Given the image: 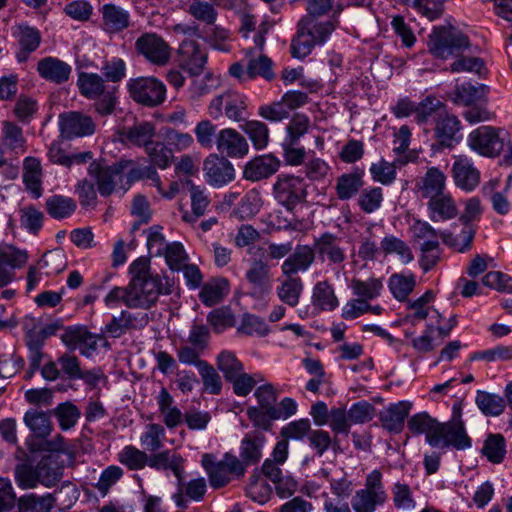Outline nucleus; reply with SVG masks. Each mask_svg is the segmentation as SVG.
Instances as JSON below:
<instances>
[{
  "instance_id": "dca6fc26",
  "label": "nucleus",
  "mask_w": 512,
  "mask_h": 512,
  "mask_svg": "<svg viewBox=\"0 0 512 512\" xmlns=\"http://www.w3.org/2000/svg\"><path fill=\"white\" fill-rule=\"evenodd\" d=\"M59 118L61 133L67 139L88 136L95 131L92 118L80 112L64 113Z\"/></svg>"
},
{
  "instance_id": "c9c22d12",
  "label": "nucleus",
  "mask_w": 512,
  "mask_h": 512,
  "mask_svg": "<svg viewBox=\"0 0 512 512\" xmlns=\"http://www.w3.org/2000/svg\"><path fill=\"white\" fill-rule=\"evenodd\" d=\"M187 184L189 186L191 208L193 215H190L188 212H185L182 215V219L185 222L191 223L205 214L206 209L210 205V199L208 195L205 193V188L196 186L194 183H192V181H188Z\"/></svg>"
},
{
  "instance_id": "20e7f679",
  "label": "nucleus",
  "mask_w": 512,
  "mask_h": 512,
  "mask_svg": "<svg viewBox=\"0 0 512 512\" xmlns=\"http://www.w3.org/2000/svg\"><path fill=\"white\" fill-rule=\"evenodd\" d=\"M129 96L138 104L157 107L166 99L165 84L154 76H140L127 81Z\"/></svg>"
},
{
  "instance_id": "5701e85b",
  "label": "nucleus",
  "mask_w": 512,
  "mask_h": 512,
  "mask_svg": "<svg viewBox=\"0 0 512 512\" xmlns=\"http://www.w3.org/2000/svg\"><path fill=\"white\" fill-rule=\"evenodd\" d=\"M314 251L324 260L341 264L346 259L345 251L340 246V239L331 233H324L314 241Z\"/></svg>"
},
{
  "instance_id": "13d9d810",
  "label": "nucleus",
  "mask_w": 512,
  "mask_h": 512,
  "mask_svg": "<svg viewBox=\"0 0 512 512\" xmlns=\"http://www.w3.org/2000/svg\"><path fill=\"white\" fill-rule=\"evenodd\" d=\"M165 429L162 425L150 423L146 426L145 432L140 437L142 447L150 452H156L163 446Z\"/></svg>"
},
{
  "instance_id": "0eeeda50",
  "label": "nucleus",
  "mask_w": 512,
  "mask_h": 512,
  "mask_svg": "<svg viewBox=\"0 0 512 512\" xmlns=\"http://www.w3.org/2000/svg\"><path fill=\"white\" fill-rule=\"evenodd\" d=\"M135 50L148 62L157 66H165L171 58L168 43L156 33H144L135 42Z\"/></svg>"
},
{
  "instance_id": "7ed1b4c3",
  "label": "nucleus",
  "mask_w": 512,
  "mask_h": 512,
  "mask_svg": "<svg viewBox=\"0 0 512 512\" xmlns=\"http://www.w3.org/2000/svg\"><path fill=\"white\" fill-rule=\"evenodd\" d=\"M201 464L208 475L211 487L215 489L226 486L233 479L242 478L246 473L239 457L229 452L219 461H215L212 454L206 453L202 456Z\"/></svg>"
},
{
  "instance_id": "f704fd0d",
  "label": "nucleus",
  "mask_w": 512,
  "mask_h": 512,
  "mask_svg": "<svg viewBox=\"0 0 512 512\" xmlns=\"http://www.w3.org/2000/svg\"><path fill=\"white\" fill-rule=\"evenodd\" d=\"M56 499L51 493L37 495L29 493L21 496L17 500V506L20 512H51L55 506Z\"/></svg>"
},
{
  "instance_id": "f257e3e1",
  "label": "nucleus",
  "mask_w": 512,
  "mask_h": 512,
  "mask_svg": "<svg viewBox=\"0 0 512 512\" xmlns=\"http://www.w3.org/2000/svg\"><path fill=\"white\" fill-rule=\"evenodd\" d=\"M129 272V294L126 306L129 308L149 309L158 300L160 294H170L172 284L166 279L163 283L158 274L150 271V262L144 257L134 260Z\"/></svg>"
},
{
  "instance_id": "9d476101",
  "label": "nucleus",
  "mask_w": 512,
  "mask_h": 512,
  "mask_svg": "<svg viewBox=\"0 0 512 512\" xmlns=\"http://www.w3.org/2000/svg\"><path fill=\"white\" fill-rule=\"evenodd\" d=\"M437 436L440 438L437 447L452 446L457 450L471 447V439L466 433L464 423L459 415L447 423H440Z\"/></svg>"
},
{
  "instance_id": "c85d7f7f",
  "label": "nucleus",
  "mask_w": 512,
  "mask_h": 512,
  "mask_svg": "<svg viewBox=\"0 0 512 512\" xmlns=\"http://www.w3.org/2000/svg\"><path fill=\"white\" fill-rule=\"evenodd\" d=\"M311 302L315 309L333 311L339 305L332 284L328 280L317 282L312 290Z\"/></svg>"
},
{
  "instance_id": "6ab92c4d",
  "label": "nucleus",
  "mask_w": 512,
  "mask_h": 512,
  "mask_svg": "<svg viewBox=\"0 0 512 512\" xmlns=\"http://www.w3.org/2000/svg\"><path fill=\"white\" fill-rule=\"evenodd\" d=\"M281 265L283 276H296L307 271L315 261L314 248L309 245H298Z\"/></svg>"
},
{
  "instance_id": "aec40b11",
  "label": "nucleus",
  "mask_w": 512,
  "mask_h": 512,
  "mask_svg": "<svg viewBox=\"0 0 512 512\" xmlns=\"http://www.w3.org/2000/svg\"><path fill=\"white\" fill-rule=\"evenodd\" d=\"M148 466L156 470H171L178 479L179 485L182 484L184 474L183 457L171 450H163L148 455Z\"/></svg>"
},
{
  "instance_id": "7c9ffc66",
  "label": "nucleus",
  "mask_w": 512,
  "mask_h": 512,
  "mask_svg": "<svg viewBox=\"0 0 512 512\" xmlns=\"http://www.w3.org/2000/svg\"><path fill=\"white\" fill-rule=\"evenodd\" d=\"M460 130V122L456 116L445 112H440L435 127V135L439 143L446 147H451L454 141H457L456 135Z\"/></svg>"
},
{
  "instance_id": "603ef678",
  "label": "nucleus",
  "mask_w": 512,
  "mask_h": 512,
  "mask_svg": "<svg viewBox=\"0 0 512 512\" xmlns=\"http://www.w3.org/2000/svg\"><path fill=\"white\" fill-rule=\"evenodd\" d=\"M35 469L39 484L45 487L55 485L62 475L60 468L56 466V463L50 457L41 459L35 466Z\"/></svg>"
},
{
  "instance_id": "c756f323",
  "label": "nucleus",
  "mask_w": 512,
  "mask_h": 512,
  "mask_svg": "<svg viewBox=\"0 0 512 512\" xmlns=\"http://www.w3.org/2000/svg\"><path fill=\"white\" fill-rule=\"evenodd\" d=\"M163 423L173 429L183 421V413L174 405V399L166 388H162L156 398Z\"/></svg>"
},
{
  "instance_id": "6e6d98bb",
  "label": "nucleus",
  "mask_w": 512,
  "mask_h": 512,
  "mask_svg": "<svg viewBox=\"0 0 512 512\" xmlns=\"http://www.w3.org/2000/svg\"><path fill=\"white\" fill-rule=\"evenodd\" d=\"M488 91L489 87L484 84L474 86L470 83H465L456 87L454 101L468 106L484 97Z\"/></svg>"
},
{
  "instance_id": "3c124183",
  "label": "nucleus",
  "mask_w": 512,
  "mask_h": 512,
  "mask_svg": "<svg viewBox=\"0 0 512 512\" xmlns=\"http://www.w3.org/2000/svg\"><path fill=\"white\" fill-rule=\"evenodd\" d=\"M3 145L10 150L18 152H25L26 140L23 136L22 129L13 122H3L2 130Z\"/></svg>"
},
{
  "instance_id": "ea45409f",
  "label": "nucleus",
  "mask_w": 512,
  "mask_h": 512,
  "mask_svg": "<svg viewBox=\"0 0 512 512\" xmlns=\"http://www.w3.org/2000/svg\"><path fill=\"white\" fill-rule=\"evenodd\" d=\"M229 290L228 280L218 278L206 283L200 293L199 297L202 303L207 306L218 304L227 295Z\"/></svg>"
},
{
  "instance_id": "a211bd4d",
  "label": "nucleus",
  "mask_w": 512,
  "mask_h": 512,
  "mask_svg": "<svg viewBox=\"0 0 512 512\" xmlns=\"http://www.w3.org/2000/svg\"><path fill=\"white\" fill-rule=\"evenodd\" d=\"M280 165V160L272 154L255 157L245 164L243 178L252 182L267 179L279 170Z\"/></svg>"
},
{
  "instance_id": "1a4fd4ad",
  "label": "nucleus",
  "mask_w": 512,
  "mask_h": 512,
  "mask_svg": "<svg viewBox=\"0 0 512 512\" xmlns=\"http://www.w3.org/2000/svg\"><path fill=\"white\" fill-rule=\"evenodd\" d=\"M468 145L473 151L485 157H495L504 148L503 140L491 126H481L472 131L468 136Z\"/></svg>"
},
{
  "instance_id": "69168bd1",
  "label": "nucleus",
  "mask_w": 512,
  "mask_h": 512,
  "mask_svg": "<svg viewBox=\"0 0 512 512\" xmlns=\"http://www.w3.org/2000/svg\"><path fill=\"white\" fill-rule=\"evenodd\" d=\"M217 368L223 373L228 382L243 372L242 363L233 353L228 351H223L218 355Z\"/></svg>"
},
{
  "instance_id": "cd10ccee",
  "label": "nucleus",
  "mask_w": 512,
  "mask_h": 512,
  "mask_svg": "<svg viewBox=\"0 0 512 512\" xmlns=\"http://www.w3.org/2000/svg\"><path fill=\"white\" fill-rule=\"evenodd\" d=\"M439 422L436 419H433L427 413H419L413 415L408 420V429L413 434H425L426 440L431 446H438L439 437L437 436Z\"/></svg>"
},
{
  "instance_id": "a878e982",
  "label": "nucleus",
  "mask_w": 512,
  "mask_h": 512,
  "mask_svg": "<svg viewBox=\"0 0 512 512\" xmlns=\"http://www.w3.org/2000/svg\"><path fill=\"white\" fill-rule=\"evenodd\" d=\"M13 34L17 38L20 46L16 58L19 62H25L29 55L40 46L41 34L36 28L27 25L17 26Z\"/></svg>"
},
{
  "instance_id": "052dcab7",
  "label": "nucleus",
  "mask_w": 512,
  "mask_h": 512,
  "mask_svg": "<svg viewBox=\"0 0 512 512\" xmlns=\"http://www.w3.org/2000/svg\"><path fill=\"white\" fill-rule=\"evenodd\" d=\"M119 461L130 470H140L148 465V454L134 446L128 445L119 453Z\"/></svg>"
},
{
  "instance_id": "49530a36",
  "label": "nucleus",
  "mask_w": 512,
  "mask_h": 512,
  "mask_svg": "<svg viewBox=\"0 0 512 512\" xmlns=\"http://www.w3.org/2000/svg\"><path fill=\"white\" fill-rule=\"evenodd\" d=\"M243 132L249 137L256 150H262L269 143L268 126L258 120L246 121L242 126Z\"/></svg>"
},
{
  "instance_id": "864d4df0",
  "label": "nucleus",
  "mask_w": 512,
  "mask_h": 512,
  "mask_svg": "<svg viewBox=\"0 0 512 512\" xmlns=\"http://www.w3.org/2000/svg\"><path fill=\"white\" fill-rule=\"evenodd\" d=\"M385 501L386 499L377 493L360 489L353 496L351 505L355 512H375L376 507L382 505Z\"/></svg>"
},
{
  "instance_id": "58836bf2",
  "label": "nucleus",
  "mask_w": 512,
  "mask_h": 512,
  "mask_svg": "<svg viewBox=\"0 0 512 512\" xmlns=\"http://www.w3.org/2000/svg\"><path fill=\"white\" fill-rule=\"evenodd\" d=\"M380 251L384 256L396 254L404 264H408L414 259L409 245L394 235H387L381 240Z\"/></svg>"
},
{
  "instance_id": "de8ad7c7",
  "label": "nucleus",
  "mask_w": 512,
  "mask_h": 512,
  "mask_svg": "<svg viewBox=\"0 0 512 512\" xmlns=\"http://www.w3.org/2000/svg\"><path fill=\"white\" fill-rule=\"evenodd\" d=\"M24 421L36 437L45 438L52 431V422L50 417L43 411H27L24 416Z\"/></svg>"
},
{
  "instance_id": "423d86ee",
  "label": "nucleus",
  "mask_w": 512,
  "mask_h": 512,
  "mask_svg": "<svg viewBox=\"0 0 512 512\" xmlns=\"http://www.w3.org/2000/svg\"><path fill=\"white\" fill-rule=\"evenodd\" d=\"M273 195L280 205L293 211L298 204L306 201L307 185L302 177L280 174L273 185Z\"/></svg>"
},
{
  "instance_id": "72a5a7b5",
  "label": "nucleus",
  "mask_w": 512,
  "mask_h": 512,
  "mask_svg": "<svg viewBox=\"0 0 512 512\" xmlns=\"http://www.w3.org/2000/svg\"><path fill=\"white\" fill-rule=\"evenodd\" d=\"M265 442V437L259 433L247 434L241 441L240 446V462L246 469L252 464H256L262 457V447Z\"/></svg>"
},
{
  "instance_id": "79ce46f5",
  "label": "nucleus",
  "mask_w": 512,
  "mask_h": 512,
  "mask_svg": "<svg viewBox=\"0 0 512 512\" xmlns=\"http://www.w3.org/2000/svg\"><path fill=\"white\" fill-rule=\"evenodd\" d=\"M23 180L28 190L39 197L41 194V164L37 158L27 157L23 163Z\"/></svg>"
},
{
  "instance_id": "ddd939ff",
  "label": "nucleus",
  "mask_w": 512,
  "mask_h": 512,
  "mask_svg": "<svg viewBox=\"0 0 512 512\" xmlns=\"http://www.w3.org/2000/svg\"><path fill=\"white\" fill-rule=\"evenodd\" d=\"M88 171L95 179L100 195L104 197L111 195L124 177L121 165L108 166L94 161L89 165Z\"/></svg>"
},
{
  "instance_id": "b1692460",
  "label": "nucleus",
  "mask_w": 512,
  "mask_h": 512,
  "mask_svg": "<svg viewBox=\"0 0 512 512\" xmlns=\"http://www.w3.org/2000/svg\"><path fill=\"white\" fill-rule=\"evenodd\" d=\"M410 408L411 404L406 401H400L385 408L379 414L382 427L390 432H401Z\"/></svg>"
},
{
  "instance_id": "393cba45",
  "label": "nucleus",
  "mask_w": 512,
  "mask_h": 512,
  "mask_svg": "<svg viewBox=\"0 0 512 512\" xmlns=\"http://www.w3.org/2000/svg\"><path fill=\"white\" fill-rule=\"evenodd\" d=\"M103 29L108 33H118L130 24L129 12L120 6L108 3L102 6Z\"/></svg>"
},
{
  "instance_id": "4c0bfd02",
  "label": "nucleus",
  "mask_w": 512,
  "mask_h": 512,
  "mask_svg": "<svg viewBox=\"0 0 512 512\" xmlns=\"http://www.w3.org/2000/svg\"><path fill=\"white\" fill-rule=\"evenodd\" d=\"M475 402L485 416H499L506 407V401L502 396L481 390L477 391Z\"/></svg>"
},
{
  "instance_id": "4d7b16f0",
  "label": "nucleus",
  "mask_w": 512,
  "mask_h": 512,
  "mask_svg": "<svg viewBox=\"0 0 512 512\" xmlns=\"http://www.w3.org/2000/svg\"><path fill=\"white\" fill-rule=\"evenodd\" d=\"M482 453L490 462L501 463L506 454L504 437L501 434H490L484 442Z\"/></svg>"
},
{
  "instance_id": "2eb2a0df",
  "label": "nucleus",
  "mask_w": 512,
  "mask_h": 512,
  "mask_svg": "<svg viewBox=\"0 0 512 512\" xmlns=\"http://www.w3.org/2000/svg\"><path fill=\"white\" fill-rule=\"evenodd\" d=\"M251 287L250 296L262 299L267 296L272 288L270 267L262 260H254L245 273Z\"/></svg>"
},
{
  "instance_id": "0e129e2a",
  "label": "nucleus",
  "mask_w": 512,
  "mask_h": 512,
  "mask_svg": "<svg viewBox=\"0 0 512 512\" xmlns=\"http://www.w3.org/2000/svg\"><path fill=\"white\" fill-rule=\"evenodd\" d=\"M39 268H45L47 275L58 274L67 266V258L62 250L46 252L38 262Z\"/></svg>"
},
{
  "instance_id": "a18cd8bd",
  "label": "nucleus",
  "mask_w": 512,
  "mask_h": 512,
  "mask_svg": "<svg viewBox=\"0 0 512 512\" xmlns=\"http://www.w3.org/2000/svg\"><path fill=\"white\" fill-rule=\"evenodd\" d=\"M46 209L54 219H63L73 214L76 202L70 197L53 195L46 200Z\"/></svg>"
},
{
  "instance_id": "6e6552de",
  "label": "nucleus",
  "mask_w": 512,
  "mask_h": 512,
  "mask_svg": "<svg viewBox=\"0 0 512 512\" xmlns=\"http://www.w3.org/2000/svg\"><path fill=\"white\" fill-rule=\"evenodd\" d=\"M206 182L212 187H223L235 179L233 164L224 156L209 154L203 161Z\"/></svg>"
},
{
  "instance_id": "f3484780",
  "label": "nucleus",
  "mask_w": 512,
  "mask_h": 512,
  "mask_svg": "<svg viewBox=\"0 0 512 512\" xmlns=\"http://www.w3.org/2000/svg\"><path fill=\"white\" fill-rule=\"evenodd\" d=\"M452 177L457 187L465 191L474 190L480 182V172L466 155L454 156Z\"/></svg>"
},
{
  "instance_id": "412c9836",
  "label": "nucleus",
  "mask_w": 512,
  "mask_h": 512,
  "mask_svg": "<svg viewBox=\"0 0 512 512\" xmlns=\"http://www.w3.org/2000/svg\"><path fill=\"white\" fill-rule=\"evenodd\" d=\"M37 72L47 81L55 84H63L68 81L72 68L68 63L49 56L38 62Z\"/></svg>"
},
{
  "instance_id": "473e14b6",
  "label": "nucleus",
  "mask_w": 512,
  "mask_h": 512,
  "mask_svg": "<svg viewBox=\"0 0 512 512\" xmlns=\"http://www.w3.org/2000/svg\"><path fill=\"white\" fill-rule=\"evenodd\" d=\"M155 126L150 122L135 123L133 126L125 128L121 133L122 140L135 146H150L154 142Z\"/></svg>"
},
{
  "instance_id": "a19ab883",
  "label": "nucleus",
  "mask_w": 512,
  "mask_h": 512,
  "mask_svg": "<svg viewBox=\"0 0 512 512\" xmlns=\"http://www.w3.org/2000/svg\"><path fill=\"white\" fill-rule=\"evenodd\" d=\"M77 84L81 94L89 99H96L108 90L104 84V79L96 73H80Z\"/></svg>"
},
{
  "instance_id": "2f4dec72",
  "label": "nucleus",
  "mask_w": 512,
  "mask_h": 512,
  "mask_svg": "<svg viewBox=\"0 0 512 512\" xmlns=\"http://www.w3.org/2000/svg\"><path fill=\"white\" fill-rule=\"evenodd\" d=\"M284 277L276 287V294L282 303L294 308L300 302L304 284L299 276Z\"/></svg>"
},
{
  "instance_id": "c03bdc74",
  "label": "nucleus",
  "mask_w": 512,
  "mask_h": 512,
  "mask_svg": "<svg viewBox=\"0 0 512 512\" xmlns=\"http://www.w3.org/2000/svg\"><path fill=\"white\" fill-rule=\"evenodd\" d=\"M299 25L313 37L316 45L323 44L335 29L331 21L318 22L312 17H303Z\"/></svg>"
},
{
  "instance_id": "bf43d9fd",
  "label": "nucleus",
  "mask_w": 512,
  "mask_h": 512,
  "mask_svg": "<svg viewBox=\"0 0 512 512\" xmlns=\"http://www.w3.org/2000/svg\"><path fill=\"white\" fill-rule=\"evenodd\" d=\"M311 122L307 115L295 113L286 126V136L283 141L300 142L310 129Z\"/></svg>"
},
{
  "instance_id": "5fc2aeb1",
  "label": "nucleus",
  "mask_w": 512,
  "mask_h": 512,
  "mask_svg": "<svg viewBox=\"0 0 512 512\" xmlns=\"http://www.w3.org/2000/svg\"><path fill=\"white\" fill-rule=\"evenodd\" d=\"M51 414L57 418L62 430H69L74 427L81 416L80 410L71 402L59 404L51 411Z\"/></svg>"
},
{
  "instance_id": "39448f33",
  "label": "nucleus",
  "mask_w": 512,
  "mask_h": 512,
  "mask_svg": "<svg viewBox=\"0 0 512 512\" xmlns=\"http://www.w3.org/2000/svg\"><path fill=\"white\" fill-rule=\"evenodd\" d=\"M470 47L467 36L460 32H453L445 27L434 29L429 36V52L436 58L447 59L458 56Z\"/></svg>"
},
{
  "instance_id": "37998d69",
  "label": "nucleus",
  "mask_w": 512,
  "mask_h": 512,
  "mask_svg": "<svg viewBox=\"0 0 512 512\" xmlns=\"http://www.w3.org/2000/svg\"><path fill=\"white\" fill-rule=\"evenodd\" d=\"M350 287L355 296L369 301L380 295L383 289V283L381 279L374 277L368 278L367 280L353 278Z\"/></svg>"
},
{
  "instance_id": "e2e57ef3",
  "label": "nucleus",
  "mask_w": 512,
  "mask_h": 512,
  "mask_svg": "<svg viewBox=\"0 0 512 512\" xmlns=\"http://www.w3.org/2000/svg\"><path fill=\"white\" fill-rule=\"evenodd\" d=\"M217 126L210 119L199 121L195 128L194 134L198 144L205 149H212L217 138Z\"/></svg>"
},
{
  "instance_id": "774afa93",
  "label": "nucleus",
  "mask_w": 512,
  "mask_h": 512,
  "mask_svg": "<svg viewBox=\"0 0 512 512\" xmlns=\"http://www.w3.org/2000/svg\"><path fill=\"white\" fill-rule=\"evenodd\" d=\"M269 327L264 321L263 318L253 315V314H244L241 324L238 327V332L249 335V336H266L269 333Z\"/></svg>"
},
{
  "instance_id": "09e8293b",
  "label": "nucleus",
  "mask_w": 512,
  "mask_h": 512,
  "mask_svg": "<svg viewBox=\"0 0 512 512\" xmlns=\"http://www.w3.org/2000/svg\"><path fill=\"white\" fill-rule=\"evenodd\" d=\"M363 186L362 177L357 173H346L338 177L336 195L340 200L352 198Z\"/></svg>"
},
{
  "instance_id": "338daca9",
  "label": "nucleus",
  "mask_w": 512,
  "mask_h": 512,
  "mask_svg": "<svg viewBox=\"0 0 512 512\" xmlns=\"http://www.w3.org/2000/svg\"><path fill=\"white\" fill-rule=\"evenodd\" d=\"M315 45L316 43L313 37L298 24L297 34L291 43L292 56L303 59L311 53Z\"/></svg>"
},
{
  "instance_id": "e433bc0d",
  "label": "nucleus",
  "mask_w": 512,
  "mask_h": 512,
  "mask_svg": "<svg viewBox=\"0 0 512 512\" xmlns=\"http://www.w3.org/2000/svg\"><path fill=\"white\" fill-rule=\"evenodd\" d=\"M246 57L248 58V75L250 77L254 79L259 76L267 81L275 78L272 61L269 57L263 54L255 55L252 49L247 50Z\"/></svg>"
},
{
  "instance_id": "4468645a",
  "label": "nucleus",
  "mask_w": 512,
  "mask_h": 512,
  "mask_svg": "<svg viewBox=\"0 0 512 512\" xmlns=\"http://www.w3.org/2000/svg\"><path fill=\"white\" fill-rule=\"evenodd\" d=\"M178 61L182 69L198 76L207 62V53L195 40H184L178 49Z\"/></svg>"
},
{
  "instance_id": "680f3d73",
  "label": "nucleus",
  "mask_w": 512,
  "mask_h": 512,
  "mask_svg": "<svg viewBox=\"0 0 512 512\" xmlns=\"http://www.w3.org/2000/svg\"><path fill=\"white\" fill-rule=\"evenodd\" d=\"M187 11L195 20L206 25H214L218 17L213 4L202 0H193Z\"/></svg>"
},
{
  "instance_id": "8fccbe9b",
  "label": "nucleus",
  "mask_w": 512,
  "mask_h": 512,
  "mask_svg": "<svg viewBox=\"0 0 512 512\" xmlns=\"http://www.w3.org/2000/svg\"><path fill=\"white\" fill-rule=\"evenodd\" d=\"M416 285L413 274H393L389 278L388 287L393 296L399 301H405Z\"/></svg>"
},
{
  "instance_id": "f8f14e48",
  "label": "nucleus",
  "mask_w": 512,
  "mask_h": 512,
  "mask_svg": "<svg viewBox=\"0 0 512 512\" xmlns=\"http://www.w3.org/2000/svg\"><path fill=\"white\" fill-rule=\"evenodd\" d=\"M102 337L92 334L84 326L67 327L61 336L63 343L70 349H79L81 354L89 357L97 349L98 341Z\"/></svg>"
},
{
  "instance_id": "9b49d317",
  "label": "nucleus",
  "mask_w": 512,
  "mask_h": 512,
  "mask_svg": "<svg viewBox=\"0 0 512 512\" xmlns=\"http://www.w3.org/2000/svg\"><path fill=\"white\" fill-rule=\"evenodd\" d=\"M215 146L219 155L230 158H243L249 152L246 138L233 128H223L217 133Z\"/></svg>"
},
{
  "instance_id": "f03ea898",
  "label": "nucleus",
  "mask_w": 512,
  "mask_h": 512,
  "mask_svg": "<svg viewBox=\"0 0 512 512\" xmlns=\"http://www.w3.org/2000/svg\"><path fill=\"white\" fill-rule=\"evenodd\" d=\"M409 231L412 243L417 245L418 248L424 247V249L433 246L439 247V239H441L447 246L460 253H464L471 248L474 239V231L471 229L462 230L459 236H454L449 231H438L427 221L419 219L413 221Z\"/></svg>"
},
{
  "instance_id": "4be33fe9",
  "label": "nucleus",
  "mask_w": 512,
  "mask_h": 512,
  "mask_svg": "<svg viewBox=\"0 0 512 512\" xmlns=\"http://www.w3.org/2000/svg\"><path fill=\"white\" fill-rule=\"evenodd\" d=\"M427 208L433 222L448 221L458 215V207L449 193H441L428 199Z\"/></svg>"
},
{
  "instance_id": "bb28decb",
  "label": "nucleus",
  "mask_w": 512,
  "mask_h": 512,
  "mask_svg": "<svg viewBox=\"0 0 512 512\" xmlns=\"http://www.w3.org/2000/svg\"><path fill=\"white\" fill-rule=\"evenodd\" d=\"M446 175L437 167H430L417 182L418 191L424 199H430L445 192Z\"/></svg>"
}]
</instances>
